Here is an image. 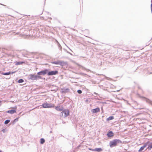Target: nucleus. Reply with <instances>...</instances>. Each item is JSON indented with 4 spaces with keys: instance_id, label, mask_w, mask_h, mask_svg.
<instances>
[{
    "instance_id": "nucleus-1",
    "label": "nucleus",
    "mask_w": 152,
    "mask_h": 152,
    "mask_svg": "<svg viewBox=\"0 0 152 152\" xmlns=\"http://www.w3.org/2000/svg\"><path fill=\"white\" fill-rule=\"evenodd\" d=\"M122 143L121 141L118 139H115L113 140L110 141V146L111 148L117 145V143Z\"/></svg>"
},
{
    "instance_id": "nucleus-2",
    "label": "nucleus",
    "mask_w": 152,
    "mask_h": 152,
    "mask_svg": "<svg viewBox=\"0 0 152 152\" xmlns=\"http://www.w3.org/2000/svg\"><path fill=\"white\" fill-rule=\"evenodd\" d=\"M62 116L64 117H66L69 115V111L68 109L63 110L61 112Z\"/></svg>"
},
{
    "instance_id": "nucleus-3",
    "label": "nucleus",
    "mask_w": 152,
    "mask_h": 152,
    "mask_svg": "<svg viewBox=\"0 0 152 152\" xmlns=\"http://www.w3.org/2000/svg\"><path fill=\"white\" fill-rule=\"evenodd\" d=\"M30 79L33 80L41 78V77L40 76L35 75L34 74H31L30 75Z\"/></svg>"
},
{
    "instance_id": "nucleus-4",
    "label": "nucleus",
    "mask_w": 152,
    "mask_h": 152,
    "mask_svg": "<svg viewBox=\"0 0 152 152\" xmlns=\"http://www.w3.org/2000/svg\"><path fill=\"white\" fill-rule=\"evenodd\" d=\"M48 72V70L47 69H45L44 70L42 71L41 72H39L37 73L38 75H45Z\"/></svg>"
},
{
    "instance_id": "nucleus-5",
    "label": "nucleus",
    "mask_w": 152,
    "mask_h": 152,
    "mask_svg": "<svg viewBox=\"0 0 152 152\" xmlns=\"http://www.w3.org/2000/svg\"><path fill=\"white\" fill-rule=\"evenodd\" d=\"M58 72L57 71H51L48 73V75L49 76L55 75L58 74Z\"/></svg>"
},
{
    "instance_id": "nucleus-6",
    "label": "nucleus",
    "mask_w": 152,
    "mask_h": 152,
    "mask_svg": "<svg viewBox=\"0 0 152 152\" xmlns=\"http://www.w3.org/2000/svg\"><path fill=\"white\" fill-rule=\"evenodd\" d=\"M42 106L44 108L52 107L53 106L51 104L47 103H45L42 104Z\"/></svg>"
},
{
    "instance_id": "nucleus-7",
    "label": "nucleus",
    "mask_w": 152,
    "mask_h": 152,
    "mask_svg": "<svg viewBox=\"0 0 152 152\" xmlns=\"http://www.w3.org/2000/svg\"><path fill=\"white\" fill-rule=\"evenodd\" d=\"M88 149L90 151L100 152L102 151V149L101 148H96L95 149H92L91 148H89Z\"/></svg>"
},
{
    "instance_id": "nucleus-8",
    "label": "nucleus",
    "mask_w": 152,
    "mask_h": 152,
    "mask_svg": "<svg viewBox=\"0 0 152 152\" xmlns=\"http://www.w3.org/2000/svg\"><path fill=\"white\" fill-rule=\"evenodd\" d=\"M56 109L58 111H63V107L62 106H58L56 107Z\"/></svg>"
},
{
    "instance_id": "nucleus-9",
    "label": "nucleus",
    "mask_w": 152,
    "mask_h": 152,
    "mask_svg": "<svg viewBox=\"0 0 152 152\" xmlns=\"http://www.w3.org/2000/svg\"><path fill=\"white\" fill-rule=\"evenodd\" d=\"M100 109L99 107L96 108L94 109H93L91 110V112L93 113H94L100 111Z\"/></svg>"
},
{
    "instance_id": "nucleus-10",
    "label": "nucleus",
    "mask_w": 152,
    "mask_h": 152,
    "mask_svg": "<svg viewBox=\"0 0 152 152\" xmlns=\"http://www.w3.org/2000/svg\"><path fill=\"white\" fill-rule=\"evenodd\" d=\"M147 145V143H145L144 145L142 146L139 149V150H138L139 152H141L145 148Z\"/></svg>"
},
{
    "instance_id": "nucleus-11",
    "label": "nucleus",
    "mask_w": 152,
    "mask_h": 152,
    "mask_svg": "<svg viewBox=\"0 0 152 152\" xmlns=\"http://www.w3.org/2000/svg\"><path fill=\"white\" fill-rule=\"evenodd\" d=\"M107 135L108 137H111L114 136V134L112 131H110L107 133Z\"/></svg>"
},
{
    "instance_id": "nucleus-12",
    "label": "nucleus",
    "mask_w": 152,
    "mask_h": 152,
    "mask_svg": "<svg viewBox=\"0 0 152 152\" xmlns=\"http://www.w3.org/2000/svg\"><path fill=\"white\" fill-rule=\"evenodd\" d=\"M16 107H15L13 108V110H10V113L12 114L15 113L16 112Z\"/></svg>"
},
{
    "instance_id": "nucleus-13",
    "label": "nucleus",
    "mask_w": 152,
    "mask_h": 152,
    "mask_svg": "<svg viewBox=\"0 0 152 152\" xmlns=\"http://www.w3.org/2000/svg\"><path fill=\"white\" fill-rule=\"evenodd\" d=\"M114 118L113 116H111L109 117L108 118L106 119L107 121H108L114 119Z\"/></svg>"
},
{
    "instance_id": "nucleus-14",
    "label": "nucleus",
    "mask_w": 152,
    "mask_h": 152,
    "mask_svg": "<svg viewBox=\"0 0 152 152\" xmlns=\"http://www.w3.org/2000/svg\"><path fill=\"white\" fill-rule=\"evenodd\" d=\"M52 63L56 64H61V62L60 61H55L53 62Z\"/></svg>"
},
{
    "instance_id": "nucleus-15",
    "label": "nucleus",
    "mask_w": 152,
    "mask_h": 152,
    "mask_svg": "<svg viewBox=\"0 0 152 152\" xmlns=\"http://www.w3.org/2000/svg\"><path fill=\"white\" fill-rule=\"evenodd\" d=\"M45 142V140L44 139L42 138L40 140V143L41 144H43Z\"/></svg>"
},
{
    "instance_id": "nucleus-16",
    "label": "nucleus",
    "mask_w": 152,
    "mask_h": 152,
    "mask_svg": "<svg viewBox=\"0 0 152 152\" xmlns=\"http://www.w3.org/2000/svg\"><path fill=\"white\" fill-rule=\"evenodd\" d=\"M24 82V80H23L22 79H20L18 80V82L19 83H21L23 82Z\"/></svg>"
},
{
    "instance_id": "nucleus-17",
    "label": "nucleus",
    "mask_w": 152,
    "mask_h": 152,
    "mask_svg": "<svg viewBox=\"0 0 152 152\" xmlns=\"http://www.w3.org/2000/svg\"><path fill=\"white\" fill-rule=\"evenodd\" d=\"M10 122V120H7L5 121L4 122V123L5 124H7L8 123Z\"/></svg>"
},
{
    "instance_id": "nucleus-18",
    "label": "nucleus",
    "mask_w": 152,
    "mask_h": 152,
    "mask_svg": "<svg viewBox=\"0 0 152 152\" xmlns=\"http://www.w3.org/2000/svg\"><path fill=\"white\" fill-rule=\"evenodd\" d=\"M152 148V144L150 145H149L148 147V149L149 150H151Z\"/></svg>"
},
{
    "instance_id": "nucleus-19",
    "label": "nucleus",
    "mask_w": 152,
    "mask_h": 152,
    "mask_svg": "<svg viewBox=\"0 0 152 152\" xmlns=\"http://www.w3.org/2000/svg\"><path fill=\"white\" fill-rule=\"evenodd\" d=\"M77 92L78 94H80L82 93V91L81 90H79L77 91Z\"/></svg>"
},
{
    "instance_id": "nucleus-20",
    "label": "nucleus",
    "mask_w": 152,
    "mask_h": 152,
    "mask_svg": "<svg viewBox=\"0 0 152 152\" xmlns=\"http://www.w3.org/2000/svg\"><path fill=\"white\" fill-rule=\"evenodd\" d=\"M2 74L4 75H9L10 74V72L6 73H4Z\"/></svg>"
},
{
    "instance_id": "nucleus-21",
    "label": "nucleus",
    "mask_w": 152,
    "mask_h": 152,
    "mask_svg": "<svg viewBox=\"0 0 152 152\" xmlns=\"http://www.w3.org/2000/svg\"><path fill=\"white\" fill-rule=\"evenodd\" d=\"M18 121V118H16V119H15V120H14V122L17 121Z\"/></svg>"
},
{
    "instance_id": "nucleus-22",
    "label": "nucleus",
    "mask_w": 152,
    "mask_h": 152,
    "mask_svg": "<svg viewBox=\"0 0 152 152\" xmlns=\"http://www.w3.org/2000/svg\"><path fill=\"white\" fill-rule=\"evenodd\" d=\"M23 63H24L23 62H21V63L18 62V63L17 64H22Z\"/></svg>"
},
{
    "instance_id": "nucleus-23",
    "label": "nucleus",
    "mask_w": 152,
    "mask_h": 152,
    "mask_svg": "<svg viewBox=\"0 0 152 152\" xmlns=\"http://www.w3.org/2000/svg\"><path fill=\"white\" fill-rule=\"evenodd\" d=\"M6 131V129H3L2 130V131L3 132H4Z\"/></svg>"
},
{
    "instance_id": "nucleus-24",
    "label": "nucleus",
    "mask_w": 152,
    "mask_h": 152,
    "mask_svg": "<svg viewBox=\"0 0 152 152\" xmlns=\"http://www.w3.org/2000/svg\"><path fill=\"white\" fill-rule=\"evenodd\" d=\"M0 152H2V151L0 150Z\"/></svg>"
},
{
    "instance_id": "nucleus-25",
    "label": "nucleus",
    "mask_w": 152,
    "mask_h": 152,
    "mask_svg": "<svg viewBox=\"0 0 152 152\" xmlns=\"http://www.w3.org/2000/svg\"><path fill=\"white\" fill-rule=\"evenodd\" d=\"M7 112H8V113H9L10 111H8Z\"/></svg>"
}]
</instances>
